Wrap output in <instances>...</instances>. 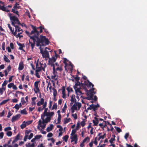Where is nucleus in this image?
Wrapping results in <instances>:
<instances>
[{
  "mask_svg": "<svg viewBox=\"0 0 147 147\" xmlns=\"http://www.w3.org/2000/svg\"><path fill=\"white\" fill-rule=\"evenodd\" d=\"M30 26L32 28V30L30 33L26 30V31L25 32L30 37V39L33 40V42H32L30 39H29L28 44V45H30L32 50L35 46L36 42V46L39 47V46L40 45V43L43 42L44 41H45L46 42H47V40L46 38V36H45L41 35L40 38L38 37V33L37 32V33L36 27L32 24L30 25Z\"/></svg>",
  "mask_w": 147,
  "mask_h": 147,
  "instance_id": "1",
  "label": "nucleus"
},
{
  "mask_svg": "<svg viewBox=\"0 0 147 147\" xmlns=\"http://www.w3.org/2000/svg\"><path fill=\"white\" fill-rule=\"evenodd\" d=\"M9 16L10 17V20L11 22V24L12 26L16 25V24H20V23L17 17L15 16H11V13H9Z\"/></svg>",
  "mask_w": 147,
  "mask_h": 147,
  "instance_id": "2",
  "label": "nucleus"
},
{
  "mask_svg": "<svg viewBox=\"0 0 147 147\" xmlns=\"http://www.w3.org/2000/svg\"><path fill=\"white\" fill-rule=\"evenodd\" d=\"M80 82H77L74 86V88L75 90V92L77 94L81 95L83 93L80 91V89H81V88L80 87Z\"/></svg>",
  "mask_w": 147,
  "mask_h": 147,
  "instance_id": "3",
  "label": "nucleus"
},
{
  "mask_svg": "<svg viewBox=\"0 0 147 147\" xmlns=\"http://www.w3.org/2000/svg\"><path fill=\"white\" fill-rule=\"evenodd\" d=\"M46 38L47 39V42H46V41H44L43 42L40 43V45L39 46H40V47L39 48V49H40V53L42 54V55L44 53V51H43L42 49V48L41 47L46 46V45H49V41L48 39L46 37Z\"/></svg>",
  "mask_w": 147,
  "mask_h": 147,
  "instance_id": "4",
  "label": "nucleus"
},
{
  "mask_svg": "<svg viewBox=\"0 0 147 147\" xmlns=\"http://www.w3.org/2000/svg\"><path fill=\"white\" fill-rule=\"evenodd\" d=\"M43 29L44 30V32L46 33H48V31H47V30L45 28L44 26H40L39 27H36V30H37V32L38 33V37H39V33L42 32Z\"/></svg>",
  "mask_w": 147,
  "mask_h": 147,
  "instance_id": "5",
  "label": "nucleus"
},
{
  "mask_svg": "<svg viewBox=\"0 0 147 147\" xmlns=\"http://www.w3.org/2000/svg\"><path fill=\"white\" fill-rule=\"evenodd\" d=\"M57 57H53L51 58H49V63L50 65L51 66L55 65L54 63L56 61Z\"/></svg>",
  "mask_w": 147,
  "mask_h": 147,
  "instance_id": "6",
  "label": "nucleus"
},
{
  "mask_svg": "<svg viewBox=\"0 0 147 147\" xmlns=\"http://www.w3.org/2000/svg\"><path fill=\"white\" fill-rule=\"evenodd\" d=\"M47 49H48L49 50H50V49L49 48H47V47H46L45 48V50L44 51V53L42 55V56L43 58H49V52L48 51H47Z\"/></svg>",
  "mask_w": 147,
  "mask_h": 147,
  "instance_id": "7",
  "label": "nucleus"
},
{
  "mask_svg": "<svg viewBox=\"0 0 147 147\" xmlns=\"http://www.w3.org/2000/svg\"><path fill=\"white\" fill-rule=\"evenodd\" d=\"M94 94V93L92 92H87L86 95L87 96V97L85 98L88 100H92L93 99V96Z\"/></svg>",
  "mask_w": 147,
  "mask_h": 147,
  "instance_id": "8",
  "label": "nucleus"
},
{
  "mask_svg": "<svg viewBox=\"0 0 147 147\" xmlns=\"http://www.w3.org/2000/svg\"><path fill=\"white\" fill-rule=\"evenodd\" d=\"M53 74H55V73H56V71H61L62 69L61 68V66L60 67H59V66H58L56 68H55V65H54L53 66Z\"/></svg>",
  "mask_w": 147,
  "mask_h": 147,
  "instance_id": "9",
  "label": "nucleus"
},
{
  "mask_svg": "<svg viewBox=\"0 0 147 147\" xmlns=\"http://www.w3.org/2000/svg\"><path fill=\"white\" fill-rule=\"evenodd\" d=\"M20 114H19L13 116L11 119V121L12 122H15L18 119L20 118Z\"/></svg>",
  "mask_w": 147,
  "mask_h": 147,
  "instance_id": "10",
  "label": "nucleus"
},
{
  "mask_svg": "<svg viewBox=\"0 0 147 147\" xmlns=\"http://www.w3.org/2000/svg\"><path fill=\"white\" fill-rule=\"evenodd\" d=\"M45 123H43V121L42 122L40 119L38 121V125H39L40 127H42V129H44L45 128L46 125V124H45Z\"/></svg>",
  "mask_w": 147,
  "mask_h": 147,
  "instance_id": "11",
  "label": "nucleus"
},
{
  "mask_svg": "<svg viewBox=\"0 0 147 147\" xmlns=\"http://www.w3.org/2000/svg\"><path fill=\"white\" fill-rule=\"evenodd\" d=\"M41 118L43 120V123H47L48 122H49L51 120V117H47L45 120L44 118L42 117V115H41Z\"/></svg>",
  "mask_w": 147,
  "mask_h": 147,
  "instance_id": "12",
  "label": "nucleus"
},
{
  "mask_svg": "<svg viewBox=\"0 0 147 147\" xmlns=\"http://www.w3.org/2000/svg\"><path fill=\"white\" fill-rule=\"evenodd\" d=\"M24 68V65L23 62V61H21L19 64L18 69L19 70H22Z\"/></svg>",
  "mask_w": 147,
  "mask_h": 147,
  "instance_id": "13",
  "label": "nucleus"
},
{
  "mask_svg": "<svg viewBox=\"0 0 147 147\" xmlns=\"http://www.w3.org/2000/svg\"><path fill=\"white\" fill-rule=\"evenodd\" d=\"M94 119L95 120H92V122L94 124L93 125L97 126L98 125V124L99 122L98 119L96 117H94Z\"/></svg>",
  "mask_w": 147,
  "mask_h": 147,
  "instance_id": "14",
  "label": "nucleus"
},
{
  "mask_svg": "<svg viewBox=\"0 0 147 147\" xmlns=\"http://www.w3.org/2000/svg\"><path fill=\"white\" fill-rule=\"evenodd\" d=\"M17 6H16V7L14 8V6L13 8H12L11 10V11L19 16V11L17 10Z\"/></svg>",
  "mask_w": 147,
  "mask_h": 147,
  "instance_id": "15",
  "label": "nucleus"
},
{
  "mask_svg": "<svg viewBox=\"0 0 147 147\" xmlns=\"http://www.w3.org/2000/svg\"><path fill=\"white\" fill-rule=\"evenodd\" d=\"M77 104L75 105L74 104L71 107V110L72 113H73L74 112V111L77 110V107L76 106Z\"/></svg>",
  "mask_w": 147,
  "mask_h": 147,
  "instance_id": "16",
  "label": "nucleus"
},
{
  "mask_svg": "<svg viewBox=\"0 0 147 147\" xmlns=\"http://www.w3.org/2000/svg\"><path fill=\"white\" fill-rule=\"evenodd\" d=\"M70 138L71 139V142L74 141V140L78 139L77 134H75L73 135L72 136H71Z\"/></svg>",
  "mask_w": 147,
  "mask_h": 147,
  "instance_id": "17",
  "label": "nucleus"
},
{
  "mask_svg": "<svg viewBox=\"0 0 147 147\" xmlns=\"http://www.w3.org/2000/svg\"><path fill=\"white\" fill-rule=\"evenodd\" d=\"M54 127L53 125L52 124H50V127H48L46 129L47 132H49L51 131Z\"/></svg>",
  "mask_w": 147,
  "mask_h": 147,
  "instance_id": "18",
  "label": "nucleus"
},
{
  "mask_svg": "<svg viewBox=\"0 0 147 147\" xmlns=\"http://www.w3.org/2000/svg\"><path fill=\"white\" fill-rule=\"evenodd\" d=\"M71 99L70 101L71 102H76V100L75 98V95L74 94H73L71 96Z\"/></svg>",
  "mask_w": 147,
  "mask_h": 147,
  "instance_id": "19",
  "label": "nucleus"
},
{
  "mask_svg": "<svg viewBox=\"0 0 147 147\" xmlns=\"http://www.w3.org/2000/svg\"><path fill=\"white\" fill-rule=\"evenodd\" d=\"M13 26L15 27V31L14 32L13 31V32H12V33L14 36H16V34H17V32H18V25H15L14 26Z\"/></svg>",
  "mask_w": 147,
  "mask_h": 147,
  "instance_id": "20",
  "label": "nucleus"
},
{
  "mask_svg": "<svg viewBox=\"0 0 147 147\" xmlns=\"http://www.w3.org/2000/svg\"><path fill=\"white\" fill-rule=\"evenodd\" d=\"M87 82H86V83L85 84V85L88 88L90 87L92 83L90 82L88 80H87Z\"/></svg>",
  "mask_w": 147,
  "mask_h": 147,
  "instance_id": "21",
  "label": "nucleus"
},
{
  "mask_svg": "<svg viewBox=\"0 0 147 147\" xmlns=\"http://www.w3.org/2000/svg\"><path fill=\"white\" fill-rule=\"evenodd\" d=\"M26 126L25 121H24L22 122V124L20 125V127L21 129H23L25 128Z\"/></svg>",
  "mask_w": 147,
  "mask_h": 147,
  "instance_id": "22",
  "label": "nucleus"
},
{
  "mask_svg": "<svg viewBox=\"0 0 147 147\" xmlns=\"http://www.w3.org/2000/svg\"><path fill=\"white\" fill-rule=\"evenodd\" d=\"M3 59H4V60L5 62H7L9 63L10 62V60L8 59V58L5 55H4Z\"/></svg>",
  "mask_w": 147,
  "mask_h": 147,
  "instance_id": "23",
  "label": "nucleus"
},
{
  "mask_svg": "<svg viewBox=\"0 0 147 147\" xmlns=\"http://www.w3.org/2000/svg\"><path fill=\"white\" fill-rule=\"evenodd\" d=\"M52 90H53V95L54 97H56L57 94V90L55 89L54 88H53Z\"/></svg>",
  "mask_w": 147,
  "mask_h": 147,
  "instance_id": "24",
  "label": "nucleus"
},
{
  "mask_svg": "<svg viewBox=\"0 0 147 147\" xmlns=\"http://www.w3.org/2000/svg\"><path fill=\"white\" fill-rule=\"evenodd\" d=\"M73 77L74 78L75 80L77 82H79V81L80 80V78L79 77L78 75H76V77H74V76L72 77V78Z\"/></svg>",
  "mask_w": 147,
  "mask_h": 147,
  "instance_id": "25",
  "label": "nucleus"
},
{
  "mask_svg": "<svg viewBox=\"0 0 147 147\" xmlns=\"http://www.w3.org/2000/svg\"><path fill=\"white\" fill-rule=\"evenodd\" d=\"M54 114V113L53 112H48L47 114H46L45 115L48 116H50L49 117L52 116Z\"/></svg>",
  "mask_w": 147,
  "mask_h": 147,
  "instance_id": "26",
  "label": "nucleus"
},
{
  "mask_svg": "<svg viewBox=\"0 0 147 147\" xmlns=\"http://www.w3.org/2000/svg\"><path fill=\"white\" fill-rule=\"evenodd\" d=\"M69 138V136L68 135H66L63 137V139L64 140L65 142H67Z\"/></svg>",
  "mask_w": 147,
  "mask_h": 147,
  "instance_id": "27",
  "label": "nucleus"
},
{
  "mask_svg": "<svg viewBox=\"0 0 147 147\" xmlns=\"http://www.w3.org/2000/svg\"><path fill=\"white\" fill-rule=\"evenodd\" d=\"M5 87H2L0 88V93L1 94H2L3 93V91L5 90Z\"/></svg>",
  "mask_w": 147,
  "mask_h": 147,
  "instance_id": "28",
  "label": "nucleus"
},
{
  "mask_svg": "<svg viewBox=\"0 0 147 147\" xmlns=\"http://www.w3.org/2000/svg\"><path fill=\"white\" fill-rule=\"evenodd\" d=\"M66 90L67 91L68 94V96H69V92H73V90L72 88H70L69 87H67L66 88Z\"/></svg>",
  "mask_w": 147,
  "mask_h": 147,
  "instance_id": "29",
  "label": "nucleus"
},
{
  "mask_svg": "<svg viewBox=\"0 0 147 147\" xmlns=\"http://www.w3.org/2000/svg\"><path fill=\"white\" fill-rule=\"evenodd\" d=\"M54 74V75L52 76H51V78L52 79H54L55 80H57V78H58V76H57V77L56 75L55 74Z\"/></svg>",
  "mask_w": 147,
  "mask_h": 147,
  "instance_id": "30",
  "label": "nucleus"
},
{
  "mask_svg": "<svg viewBox=\"0 0 147 147\" xmlns=\"http://www.w3.org/2000/svg\"><path fill=\"white\" fill-rule=\"evenodd\" d=\"M61 116H60L59 115L58 116L57 118V122L56 123V124H58L60 123L61 122Z\"/></svg>",
  "mask_w": 147,
  "mask_h": 147,
  "instance_id": "31",
  "label": "nucleus"
},
{
  "mask_svg": "<svg viewBox=\"0 0 147 147\" xmlns=\"http://www.w3.org/2000/svg\"><path fill=\"white\" fill-rule=\"evenodd\" d=\"M34 91L35 93H37L38 92L40 91V90L38 88V87H35L34 88Z\"/></svg>",
  "mask_w": 147,
  "mask_h": 147,
  "instance_id": "32",
  "label": "nucleus"
},
{
  "mask_svg": "<svg viewBox=\"0 0 147 147\" xmlns=\"http://www.w3.org/2000/svg\"><path fill=\"white\" fill-rule=\"evenodd\" d=\"M57 107V103H55L53 105L52 110L54 109H56Z\"/></svg>",
  "mask_w": 147,
  "mask_h": 147,
  "instance_id": "33",
  "label": "nucleus"
},
{
  "mask_svg": "<svg viewBox=\"0 0 147 147\" xmlns=\"http://www.w3.org/2000/svg\"><path fill=\"white\" fill-rule=\"evenodd\" d=\"M8 83V81L6 80H5L2 85V87H5L4 86H6Z\"/></svg>",
  "mask_w": 147,
  "mask_h": 147,
  "instance_id": "34",
  "label": "nucleus"
},
{
  "mask_svg": "<svg viewBox=\"0 0 147 147\" xmlns=\"http://www.w3.org/2000/svg\"><path fill=\"white\" fill-rule=\"evenodd\" d=\"M9 100V99H7V100H3V101H2V102H1L0 103V105H2L3 104L6 103Z\"/></svg>",
  "mask_w": 147,
  "mask_h": 147,
  "instance_id": "35",
  "label": "nucleus"
},
{
  "mask_svg": "<svg viewBox=\"0 0 147 147\" xmlns=\"http://www.w3.org/2000/svg\"><path fill=\"white\" fill-rule=\"evenodd\" d=\"M114 127L116 129V130L118 133H120L122 131L121 129L118 127L117 126H115Z\"/></svg>",
  "mask_w": 147,
  "mask_h": 147,
  "instance_id": "36",
  "label": "nucleus"
},
{
  "mask_svg": "<svg viewBox=\"0 0 147 147\" xmlns=\"http://www.w3.org/2000/svg\"><path fill=\"white\" fill-rule=\"evenodd\" d=\"M94 105L92 104L90 105L89 107L87 108V110H91L93 109L94 108Z\"/></svg>",
  "mask_w": 147,
  "mask_h": 147,
  "instance_id": "37",
  "label": "nucleus"
},
{
  "mask_svg": "<svg viewBox=\"0 0 147 147\" xmlns=\"http://www.w3.org/2000/svg\"><path fill=\"white\" fill-rule=\"evenodd\" d=\"M21 113L22 114L26 115L27 114V113L26 110L25 109L22 110L21 111Z\"/></svg>",
  "mask_w": 147,
  "mask_h": 147,
  "instance_id": "38",
  "label": "nucleus"
},
{
  "mask_svg": "<svg viewBox=\"0 0 147 147\" xmlns=\"http://www.w3.org/2000/svg\"><path fill=\"white\" fill-rule=\"evenodd\" d=\"M40 81H36L34 83V87H38V84L40 82Z\"/></svg>",
  "mask_w": 147,
  "mask_h": 147,
  "instance_id": "39",
  "label": "nucleus"
},
{
  "mask_svg": "<svg viewBox=\"0 0 147 147\" xmlns=\"http://www.w3.org/2000/svg\"><path fill=\"white\" fill-rule=\"evenodd\" d=\"M86 81H85L84 82V83H82V81H81V82H80V87H83L84 86H86V85H85V83H86Z\"/></svg>",
  "mask_w": 147,
  "mask_h": 147,
  "instance_id": "40",
  "label": "nucleus"
},
{
  "mask_svg": "<svg viewBox=\"0 0 147 147\" xmlns=\"http://www.w3.org/2000/svg\"><path fill=\"white\" fill-rule=\"evenodd\" d=\"M20 136V134H18L17 136L15 137V140L17 141L19 139V137Z\"/></svg>",
  "mask_w": 147,
  "mask_h": 147,
  "instance_id": "41",
  "label": "nucleus"
},
{
  "mask_svg": "<svg viewBox=\"0 0 147 147\" xmlns=\"http://www.w3.org/2000/svg\"><path fill=\"white\" fill-rule=\"evenodd\" d=\"M36 68V70L35 71V72H40L42 70V68L41 67H38Z\"/></svg>",
  "mask_w": 147,
  "mask_h": 147,
  "instance_id": "42",
  "label": "nucleus"
},
{
  "mask_svg": "<svg viewBox=\"0 0 147 147\" xmlns=\"http://www.w3.org/2000/svg\"><path fill=\"white\" fill-rule=\"evenodd\" d=\"M6 7L4 6H1L0 5V9L2 10L3 11H6Z\"/></svg>",
  "mask_w": 147,
  "mask_h": 147,
  "instance_id": "43",
  "label": "nucleus"
},
{
  "mask_svg": "<svg viewBox=\"0 0 147 147\" xmlns=\"http://www.w3.org/2000/svg\"><path fill=\"white\" fill-rule=\"evenodd\" d=\"M41 137H42V136L41 135H37L34 138L36 140H38L40 139Z\"/></svg>",
  "mask_w": 147,
  "mask_h": 147,
  "instance_id": "44",
  "label": "nucleus"
},
{
  "mask_svg": "<svg viewBox=\"0 0 147 147\" xmlns=\"http://www.w3.org/2000/svg\"><path fill=\"white\" fill-rule=\"evenodd\" d=\"M47 67V65L46 63H45L43 64L42 67V70L44 71H45V67Z\"/></svg>",
  "mask_w": 147,
  "mask_h": 147,
  "instance_id": "45",
  "label": "nucleus"
},
{
  "mask_svg": "<svg viewBox=\"0 0 147 147\" xmlns=\"http://www.w3.org/2000/svg\"><path fill=\"white\" fill-rule=\"evenodd\" d=\"M6 135L8 136H11L12 135V132L11 131H8L7 132Z\"/></svg>",
  "mask_w": 147,
  "mask_h": 147,
  "instance_id": "46",
  "label": "nucleus"
},
{
  "mask_svg": "<svg viewBox=\"0 0 147 147\" xmlns=\"http://www.w3.org/2000/svg\"><path fill=\"white\" fill-rule=\"evenodd\" d=\"M71 119L70 118H66L64 122V123L65 124L68 123L69 122V120Z\"/></svg>",
  "mask_w": 147,
  "mask_h": 147,
  "instance_id": "47",
  "label": "nucleus"
},
{
  "mask_svg": "<svg viewBox=\"0 0 147 147\" xmlns=\"http://www.w3.org/2000/svg\"><path fill=\"white\" fill-rule=\"evenodd\" d=\"M45 111L43 113V114H44V115L43 116V117H44L45 115L46 114H47V113H48V112H47V111L48 109V108H45Z\"/></svg>",
  "mask_w": 147,
  "mask_h": 147,
  "instance_id": "48",
  "label": "nucleus"
},
{
  "mask_svg": "<svg viewBox=\"0 0 147 147\" xmlns=\"http://www.w3.org/2000/svg\"><path fill=\"white\" fill-rule=\"evenodd\" d=\"M21 102L23 105H24L26 103V101H25L24 98L23 97H22L21 98Z\"/></svg>",
  "mask_w": 147,
  "mask_h": 147,
  "instance_id": "49",
  "label": "nucleus"
},
{
  "mask_svg": "<svg viewBox=\"0 0 147 147\" xmlns=\"http://www.w3.org/2000/svg\"><path fill=\"white\" fill-rule=\"evenodd\" d=\"M72 116L74 118L75 120H76L77 119V116L76 113L72 114Z\"/></svg>",
  "mask_w": 147,
  "mask_h": 147,
  "instance_id": "50",
  "label": "nucleus"
},
{
  "mask_svg": "<svg viewBox=\"0 0 147 147\" xmlns=\"http://www.w3.org/2000/svg\"><path fill=\"white\" fill-rule=\"evenodd\" d=\"M8 27L9 28L10 30L11 31V32H13L14 31V29L13 28V29L10 26V25L9 24H8Z\"/></svg>",
  "mask_w": 147,
  "mask_h": 147,
  "instance_id": "51",
  "label": "nucleus"
},
{
  "mask_svg": "<svg viewBox=\"0 0 147 147\" xmlns=\"http://www.w3.org/2000/svg\"><path fill=\"white\" fill-rule=\"evenodd\" d=\"M24 47V44H22V45H21V46H20L19 49L20 50H22L24 51V50L23 49V47Z\"/></svg>",
  "mask_w": 147,
  "mask_h": 147,
  "instance_id": "52",
  "label": "nucleus"
},
{
  "mask_svg": "<svg viewBox=\"0 0 147 147\" xmlns=\"http://www.w3.org/2000/svg\"><path fill=\"white\" fill-rule=\"evenodd\" d=\"M77 105L78 106V110H79L80 108L81 107L82 105L81 104L80 102H78L77 104Z\"/></svg>",
  "mask_w": 147,
  "mask_h": 147,
  "instance_id": "53",
  "label": "nucleus"
},
{
  "mask_svg": "<svg viewBox=\"0 0 147 147\" xmlns=\"http://www.w3.org/2000/svg\"><path fill=\"white\" fill-rule=\"evenodd\" d=\"M80 127V124L78 123L76 125V130H78Z\"/></svg>",
  "mask_w": 147,
  "mask_h": 147,
  "instance_id": "54",
  "label": "nucleus"
},
{
  "mask_svg": "<svg viewBox=\"0 0 147 147\" xmlns=\"http://www.w3.org/2000/svg\"><path fill=\"white\" fill-rule=\"evenodd\" d=\"M13 108H15L16 109L18 110L20 108V106L18 104H16Z\"/></svg>",
  "mask_w": 147,
  "mask_h": 147,
  "instance_id": "55",
  "label": "nucleus"
},
{
  "mask_svg": "<svg viewBox=\"0 0 147 147\" xmlns=\"http://www.w3.org/2000/svg\"><path fill=\"white\" fill-rule=\"evenodd\" d=\"M13 84H14L13 83H10L7 86L9 88H10L12 87H13Z\"/></svg>",
  "mask_w": 147,
  "mask_h": 147,
  "instance_id": "56",
  "label": "nucleus"
},
{
  "mask_svg": "<svg viewBox=\"0 0 147 147\" xmlns=\"http://www.w3.org/2000/svg\"><path fill=\"white\" fill-rule=\"evenodd\" d=\"M5 43L4 42H3L2 43V49L3 51L5 50Z\"/></svg>",
  "mask_w": 147,
  "mask_h": 147,
  "instance_id": "57",
  "label": "nucleus"
},
{
  "mask_svg": "<svg viewBox=\"0 0 147 147\" xmlns=\"http://www.w3.org/2000/svg\"><path fill=\"white\" fill-rule=\"evenodd\" d=\"M115 138H111V139L109 140V142H110L112 144L114 141L115 140Z\"/></svg>",
  "mask_w": 147,
  "mask_h": 147,
  "instance_id": "58",
  "label": "nucleus"
},
{
  "mask_svg": "<svg viewBox=\"0 0 147 147\" xmlns=\"http://www.w3.org/2000/svg\"><path fill=\"white\" fill-rule=\"evenodd\" d=\"M11 129V128L10 127H5L4 129V130L5 131H7L8 130H10Z\"/></svg>",
  "mask_w": 147,
  "mask_h": 147,
  "instance_id": "59",
  "label": "nucleus"
},
{
  "mask_svg": "<svg viewBox=\"0 0 147 147\" xmlns=\"http://www.w3.org/2000/svg\"><path fill=\"white\" fill-rule=\"evenodd\" d=\"M76 130H76V129H72L71 131V135H74L75 134L76 132Z\"/></svg>",
  "mask_w": 147,
  "mask_h": 147,
  "instance_id": "60",
  "label": "nucleus"
},
{
  "mask_svg": "<svg viewBox=\"0 0 147 147\" xmlns=\"http://www.w3.org/2000/svg\"><path fill=\"white\" fill-rule=\"evenodd\" d=\"M81 124L82 127L84 126L85 125V121H84V120L81 122Z\"/></svg>",
  "mask_w": 147,
  "mask_h": 147,
  "instance_id": "61",
  "label": "nucleus"
},
{
  "mask_svg": "<svg viewBox=\"0 0 147 147\" xmlns=\"http://www.w3.org/2000/svg\"><path fill=\"white\" fill-rule=\"evenodd\" d=\"M61 90H62V94H65V88L64 86H63L62 87Z\"/></svg>",
  "mask_w": 147,
  "mask_h": 147,
  "instance_id": "62",
  "label": "nucleus"
},
{
  "mask_svg": "<svg viewBox=\"0 0 147 147\" xmlns=\"http://www.w3.org/2000/svg\"><path fill=\"white\" fill-rule=\"evenodd\" d=\"M38 72H35V75L38 78H40V76Z\"/></svg>",
  "mask_w": 147,
  "mask_h": 147,
  "instance_id": "63",
  "label": "nucleus"
},
{
  "mask_svg": "<svg viewBox=\"0 0 147 147\" xmlns=\"http://www.w3.org/2000/svg\"><path fill=\"white\" fill-rule=\"evenodd\" d=\"M99 125L101 127L102 129L103 130H105L104 127L103 126V125L102 123H100L99 124Z\"/></svg>",
  "mask_w": 147,
  "mask_h": 147,
  "instance_id": "64",
  "label": "nucleus"
}]
</instances>
